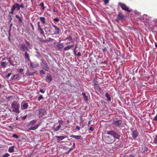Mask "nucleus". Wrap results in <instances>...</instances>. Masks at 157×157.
<instances>
[{"label": "nucleus", "mask_w": 157, "mask_h": 157, "mask_svg": "<svg viewBox=\"0 0 157 157\" xmlns=\"http://www.w3.org/2000/svg\"><path fill=\"white\" fill-rule=\"evenodd\" d=\"M36 121L37 120L36 119L31 121L26 125L27 128L30 130L34 131L36 130L38 128L40 125V124L35 125Z\"/></svg>", "instance_id": "f257e3e1"}, {"label": "nucleus", "mask_w": 157, "mask_h": 157, "mask_svg": "<svg viewBox=\"0 0 157 157\" xmlns=\"http://www.w3.org/2000/svg\"><path fill=\"white\" fill-rule=\"evenodd\" d=\"M107 134L112 136L114 138V139H116L119 140L120 137V135L114 130H110L108 131L107 132Z\"/></svg>", "instance_id": "f03ea898"}, {"label": "nucleus", "mask_w": 157, "mask_h": 157, "mask_svg": "<svg viewBox=\"0 0 157 157\" xmlns=\"http://www.w3.org/2000/svg\"><path fill=\"white\" fill-rule=\"evenodd\" d=\"M11 105L13 108V111L15 112L16 113H19V104H18L16 102H14L12 103Z\"/></svg>", "instance_id": "7ed1b4c3"}, {"label": "nucleus", "mask_w": 157, "mask_h": 157, "mask_svg": "<svg viewBox=\"0 0 157 157\" xmlns=\"http://www.w3.org/2000/svg\"><path fill=\"white\" fill-rule=\"evenodd\" d=\"M52 27L54 28L53 29L51 28V29L49 31L50 33L52 34H59L61 31V30L59 28H57L56 26L55 25H53Z\"/></svg>", "instance_id": "20e7f679"}, {"label": "nucleus", "mask_w": 157, "mask_h": 157, "mask_svg": "<svg viewBox=\"0 0 157 157\" xmlns=\"http://www.w3.org/2000/svg\"><path fill=\"white\" fill-rule=\"evenodd\" d=\"M105 142L108 144H111L113 143L115 141V140L112 136H109L105 137L104 139Z\"/></svg>", "instance_id": "39448f33"}, {"label": "nucleus", "mask_w": 157, "mask_h": 157, "mask_svg": "<svg viewBox=\"0 0 157 157\" xmlns=\"http://www.w3.org/2000/svg\"><path fill=\"white\" fill-rule=\"evenodd\" d=\"M16 10L17 11L19 10V4L17 3H14L12 6L11 9V11L10 14H14V11Z\"/></svg>", "instance_id": "423d86ee"}, {"label": "nucleus", "mask_w": 157, "mask_h": 157, "mask_svg": "<svg viewBox=\"0 0 157 157\" xmlns=\"http://www.w3.org/2000/svg\"><path fill=\"white\" fill-rule=\"evenodd\" d=\"M122 121L121 119L117 120L116 119V120H114L112 123V124L116 127L121 128L122 126Z\"/></svg>", "instance_id": "0eeeda50"}, {"label": "nucleus", "mask_w": 157, "mask_h": 157, "mask_svg": "<svg viewBox=\"0 0 157 157\" xmlns=\"http://www.w3.org/2000/svg\"><path fill=\"white\" fill-rule=\"evenodd\" d=\"M118 5L119 6L121 7L123 10L128 12H132V10L130 9L129 7L127 6L125 4L119 2L118 3Z\"/></svg>", "instance_id": "6e6552de"}, {"label": "nucleus", "mask_w": 157, "mask_h": 157, "mask_svg": "<svg viewBox=\"0 0 157 157\" xmlns=\"http://www.w3.org/2000/svg\"><path fill=\"white\" fill-rule=\"evenodd\" d=\"M40 65L42 68L44 69L45 71H48L49 70V67L47 66V63L44 59L42 60V62L40 63Z\"/></svg>", "instance_id": "1a4fd4ad"}, {"label": "nucleus", "mask_w": 157, "mask_h": 157, "mask_svg": "<svg viewBox=\"0 0 157 157\" xmlns=\"http://www.w3.org/2000/svg\"><path fill=\"white\" fill-rule=\"evenodd\" d=\"M19 47L21 51L25 52L28 50V48L26 45L24 44H20Z\"/></svg>", "instance_id": "9d476101"}, {"label": "nucleus", "mask_w": 157, "mask_h": 157, "mask_svg": "<svg viewBox=\"0 0 157 157\" xmlns=\"http://www.w3.org/2000/svg\"><path fill=\"white\" fill-rule=\"evenodd\" d=\"M30 67L32 68H37L38 67V64L36 62H32L30 61Z\"/></svg>", "instance_id": "9b49d317"}, {"label": "nucleus", "mask_w": 157, "mask_h": 157, "mask_svg": "<svg viewBox=\"0 0 157 157\" xmlns=\"http://www.w3.org/2000/svg\"><path fill=\"white\" fill-rule=\"evenodd\" d=\"M133 138L135 140L138 135V132L136 129H135L132 131L131 134Z\"/></svg>", "instance_id": "f8f14e48"}, {"label": "nucleus", "mask_w": 157, "mask_h": 157, "mask_svg": "<svg viewBox=\"0 0 157 157\" xmlns=\"http://www.w3.org/2000/svg\"><path fill=\"white\" fill-rule=\"evenodd\" d=\"M125 17V16L121 12H120L118 15L117 19L118 21H120L124 19Z\"/></svg>", "instance_id": "ddd939ff"}, {"label": "nucleus", "mask_w": 157, "mask_h": 157, "mask_svg": "<svg viewBox=\"0 0 157 157\" xmlns=\"http://www.w3.org/2000/svg\"><path fill=\"white\" fill-rule=\"evenodd\" d=\"M45 111L43 109H39V116L41 117L44 115Z\"/></svg>", "instance_id": "4468645a"}, {"label": "nucleus", "mask_w": 157, "mask_h": 157, "mask_svg": "<svg viewBox=\"0 0 157 157\" xmlns=\"http://www.w3.org/2000/svg\"><path fill=\"white\" fill-rule=\"evenodd\" d=\"M52 80V78L51 75L50 74H48L46 76V81L48 82H50Z\"/></svg>", "instance_id": "2eb2a0df"}, {"label": "nucleus", "mask_w": 157, "mask_h": 157, "mask_svg": "<svg viewBox=\"0 0 157 157\" xmlns=\"http://www.w3.org/2000/svg\"><path fill=\"white\" fill-rule=\"evenodd\" d=\"M70 137L71 138H74L77 140H82V137L80 136H75L73 135H70Z\"/></svg>", "instance_id": "dca6fc26"}, {"label": "nucleus", "mask_w": 157, "mask_h": 157, "mask_svg": "<svg viewBox=\"0 0 157 157\" xmlns=\"http://www.w3.org/2000/svg\"><path fill=\"white\" fill-rule=\"evenodd\" d=\"M64 47V45L63 43L58 44L56 45V48L58 50H60L63 48Z\"/></svg>", "instance_id": "f3484780"}, {"label": "nucleus", "mask_w": 157, "mask_h": 157, "mask_svg": "<svg viewBox=\"0 0 157 157\" xmlns=\"http://www.w3.org/2000/svg\"><path fill=\"white\" fill-rule=\"evenodd\" d=\"M74 45H71L67 46L66 47H65L63 48V50L64 51H66L69 50L71 48L73 47Z\"/></svg>", "instance_id": "a211bd4d"}, {"label": "nucleus", "mask_w": 157, "mask_h": 157, "mask_svg": "<svg viewBox=\"0 0 157 157\" xmlns=\"http://www.w3.org/2000/svg\"><path fill=\"white\" fill-rule=\"evenodd\" d=\"M56 137L57 140L61 141L66 138V137L61 136H56Z\"/></svg>", "instance_id": "6ab92c4d"}, {"label": "nucleus", "mask_w": 157, "mask_h": 157, "mask_svg": "<svg viewBox=\"0 0 157 157\" xmlns=\"http://www.w3.org/2000/svg\"><path fill=\"white\" fill-rule=\"evenodd\" d=\"M22 107L23 108V109H25L28 108V103L25 102H24L22 103Z\"/></svg>", "instance_id": "aec40b11"}, {"label": "nucleus", "mask_w": 157, "mask_h": 157, "mask_svg": "<svg viewBox=\"0 0 157 157\" xmlns=\"http://www.w3.org/2000/svg\"><path fill=\"white\" fill-rule=\"evenodd\" d=\"M24 57L25 58H26L28 60H30V59L29 55L26 52H25V53Z\"/></svg>", "instance_id": "412c9836"}, {"label": "nucleus", "mask_w": 157, "mask_h": 157, "mask_svg": "<svg viewBox=\"0 0 157 157\" xmlns=\"http://www.w3.org/2000/svg\"><path fill=\"white\" fill-rule=\"evenodd\" d=\"M40 20L43 24H45V18L44 17H40L39 18Z\"/></svg>", "instance_id": "4be33fe9"}, {"label": "nucleus", "mask_w": 157, "mask_h": 157, "mask_svg": "<svg viewBox=\"0 0 157 157\" xmlns=\"http://www.w3.org/2000/svg\"><path fill=\"white\" fill-rule=\"evenodd\" d=\"M1 65L3 68H4L7 65V63L6 62L1 61Z\"/></svg>", "instance_id": "5701e85b"}, {"label": "nucleus", "mask_w": 157, "mask_h": 157, "mask_svg": "<svg viewBox=\"0 0 157 157\" xmlns=\"http://www.w3.org/2000/svg\"><path fill=\"white\" fill-rule=\"evenodd\" d=\"M14 146H12L10 147L8 149V151L10 153H12L14 151Z\"/></svg>", "instance_id": "b1692460"}, {"label": "nucleus", "mask_w": 157, "mask_h": 157, "mask_svg": "<svg viewBox=\"0 0 157 157\" xmlns=\"http://www.w3.org/2000/svg\"><path fill=\"white\" fill-rule=\"evenodd\" d=\"M67 40L68 41H71L72 40V38L70 35H69L68 36H67V37L65 38L64 40Z\"/></svg>", "instance_id": "393cba45"}, {"label": "nucleus", "mask_w": 157, "mask_h": 157, "mask_svg": "<svg viewBox=\"0 0 157 157\" xmlns=\"http://www.w3.org/2000/svg\"><path fill=\"white\" fill-rule=\"evenodd\" d=\"M82 95L84 98L85 101H87L88 100V96H86V93H82Z\"/></svg>", "instance_id": "a878e982"}, {"label": "nucleus", "mask_w": 157, "mask_h": 157, "mask_svg": "<svg viewBox=\"0 0 157 157\" xmlns=\"http://www.w3.org/2000/svg\"><path fill=\"white\" fill-rule=\"evenodd\" d=\"M105 95L107 98V100L109 101H110L111 100V98L109 95L108 93H106L105 94Z\"/></svg>", "instance_id": "bb28decb"}, {"label": "nucleus", "mask_w": 157, "mask_h": 157, "mask_svg": "<svg viewBox=\"0 0 157 157\" xmlns=\"http://www.w3.org/2000/svg\"><path fill=\"white\" fill-rule=\"evenodd\" d=\"M38 30H39L41 34L43 35H44V32L41 27L38 29Z\"/></svg>", "instance_id": "cd10ccee"}, {"label": "nucleus", "mask_w": 157, "mask_h": 157, "mask_svg": "<svg viewBox=\"0 0 157 157\" xmlns=\"http://www.w3.org/2000/svg\"><path fill=\"white\" fill-rule=\"evenodd\" d=\"M61 127V126L60 125H58L56 128H54V131L55 132L58 131L60 129Z\"/></svg>", "instance_id": "c85d7f7f"}, {"label": "nucleus", "mask_w": 157, "mask_h": 157, "mask_svg": "<svg viewBox=\"0 0 157 157\" xmlns=\"http://www.w3.org/2000/svg\"><path fill=\"white\" fill-rule=\"evenodd\" d=\"M15 17H16L18 20L19 22H22V20L21 18L18 15H16Z\"/></svg>", "instance_id": "c756f323"}, {"label": "nucleus", "mask_w": 157, "mask_h": 157, "mask_svg": "<svg viewBox=\"0 0 157 157\" xmlns=\"http://www.w3.org/2000/svg\"><path fill=\"white\" fill-rule=\"evenodd\" d=\"M8 61L12 65L14 66V64H13V62H12L11 60V58L9 57L8 58Z\"/></svg>", "instance_id": "7c9ffc66"}, {"label": "nucleus", "mask_w": 157, "mask_h": 157, "mask_svg": "<svg viewBox=\"0 0 157 157\" xmlns=\"http://www.w3.org/2000/svg\"><path fill=\"white\" fill-rule=\"evenodd\" d=\"M12 137L15 138L16 139H18L19 138V136L16 134H13V135Z\"/></svg>", "instance_id": "2f4dec72"}, {"label": "nucleus", "mask_w": 157, "mask_h": 157, "mask_svg": "<svg viewBox=\"0 0 157 157\" xmlns=\"http://www.w3.org/2000/svg\"><path fill=\"white\" fill-rule=\"evenodd\" d=\"M19 9L20 10V8H21L22 9H24L25 6L23 4H21L20 5L19 4Z\"/></svg>", "instance_id": "473e14b6"}, {"label": "nucleus", "mask_w": 157, "mask_h": 157, "mask_svg": "<svg viewBox=\"0 0 157 157\" xmlns=\"http://www.w3.org/2000/svg\"><path fill=\"white\" fill-rule=\"evenodd\" d=\"M35 72H27V74L29 75H33L35 74Z\"/></svg>", "instance_id": "72a5a7b5"}, {"label": "nucleus", "mask_w": 157, "mask_h": 157, "mask_svg": "<svg viewBox=\"0 0 157 157\" xmlns=\"http://www.w3.org/2000/svg\"><path fill=\"white\" fill-rule=\"evenodd\" d=\"M63 121L62 120H59L58 121V123L59 124V125H61L63 124Z\"/></svg>", "instance_id": "f704fd0d"}, {"label": "nucleus", "mask_w": 157, "mask_h": 157, "mask_svg": "<svg viewBox=\"0 0 157 157\" xmlns=\"http://www.w3.org/2000/svg\"><path fill=\"white\" fill-rule=\"evenodd\" d=\"M10 156V155L8 153H6L4 155H3L2 157H8Z\"/></svg>", "instance_id": "c9c22d12"}, {"label": "nucleus", "mask_w": 157, "mask_h": 157, "mask_svg": "<svg viewBox=\"0 0 157 157\" xmlns=\"http://www.w3.org/2000/svg\"><path fill=\"white\" fill-rule=\"evenodd\" d=\"M75 143H73V147H71V148H70L69 149V151L70 152L72 150V149H73V147H75Z\"/></svg>", "instance_id": "e433bc0d"}, {"label": "nucleus", "mask_w": 157, "mask_h": 157, "mask_svg": "<svg viewBox=\"0 0 157 157\" xmlns=\"http://www.w3.org/2000/svg\"><path fill=\"white\" fill-rule=\"evenodd\" d=\"M44 98L43 96L42 95H40V97L38 98V101H39L40 100Z\"/></svg>", "instance_id": "4c0bfd02"}, {"label": "nucleus", "mask_w": 157, "mask_h": 157, "mask_svg": "<svg viewBox=\"0 0 157 157\" xmlns=\"http://www.w3.org/2000/svg\"><path fill=\"white\" fill-rule=\"evenodd\" d=\"M154 143L155 144L157 143V135L155 136V138L154 140Z\"/></svg>", "instance_id": "58836bf2"}, {"label": "nucleus", "mask_w": 157, "mask_h": 157, "mask_svg": "<svg viewBox=\"0 0 157 157\" xmlns=\"http://www.w3.org/2000/svg\"><path fill=\"white\" fill-rule=\"evenodd\" d=\"M13 78H12L13 79H16L17 78V77H18V75H14L13 76Z\"/></svg>", "instance_id": "ea45409f"}, {"label": "nucleus", "mask_w": 157, "mask_h": 157, "mask_svg": "<svg viewBox=\"0 0 157 157\" xmlns=\"http://www.w3.org/2000/svg\"><path fill=\"white\" fill-rule=\"evenodd\" d=\"M104 2L105 4H106L109 2V0H102Z\"/></svg>", "instance_id": "a19ab883"}, {"label": "nucleus", "mask_w": 157, "mask_h": 157, "mask_svg": "<svg viewBox=\"0 0 157 157\" xmlns=\"http://www.w3.org/2000/svg\"><path fill=\"white\" fill-rule=\"evenodd\" d=\"M53 20L56 22H58L59 21V19L58 18L56 17L54 18Z\"/></svg>", "instance_id": "79ce46f5"}, {"label": "nucleus", "mask_w": 157, "mask_h": 157, "mask_svg": "<svg viewBox=\"0 0 157 157\" xmlns=\"http://www.w3.org/2000/svg\"><path fill=\"white\" fill-rule=\"evenodd\" d=\"M40 74H45V72L43 70H41L40 71Z\"/></svg>", "instance_id": "37998d69"}, {"label": "nucleus", "mask_w": 157, "mask_h": 157, "mask_svg": "<svg viewBox=\"0 0 157 157\" xmlns=\"http://www.w3.org/2000/svg\"><path fill=\"white\" fill-rule=\"evenodd\" d=\"M102 50L103 52L104 53H105V52H106L107 51V49L106 47L102 49Z\"/></svg>", "instance_id": "c03bdc74"}, {"label": "nucleus", "mask_w": 157, "mask_h": 157, "mask_svg": "<svg viewBox=\"0 0 157 157\" xmlns=\"http://www.w3.org/2000/svg\"><path fill=\"white\" fill-rule=\"evenodd\" d=\"M75 56H81V53L80 52H78L77 54L76 53V55H75Z\"/></svg>", "instance_id": "a18cd8bd"}, {"label": "nucleus", "mask_w": 157, "mask_h": 157, "mask_svg": "<svg viewBox=\"0 0 157 157\" xmlns=\"http://www.w3.org/2000/svg\"><path fill=\"white\" fill-rule=\"evenodd\" d=\"M24 71V70L22 68H21L19 69L18 72L20 73Z\"/></svg>", "instance_id": "49530a36"}, {"label": "nucleus", "mask_w": 157, "mask_h": 157, "mask_svg": "<svg viewBox=\"0 0 157 157\" xmlns=\"http://www.w3.org/2000/svg\"><path fill=\"white\" fill-rule=\"evenodd\" d=\"M40 5L43 8V9H44V4L43 2H42L40 4Z\"/></svg>", "instance_id": "de8ad7c7"}, {"label": "nucleus", "mask_w": 157, "mask_h": 157, "mask_svg": "<svg viewBox=\"0 0 157 157\" xmlns=\"http://www.w3.org/2000/svg\"><path fill=\"white\" fill-rule=\"evenodd\" d=\"M94 130V128H92V127H90V128L89 129V130L91 131V132L93 131Z\"/></svg>", "instance_id": "09e8293b"}, {"label": "nucleus", "mask_w": 157, "mask_h": 157, "mask_svg": "<svg viewBox=\"0 0 157 157\" xmlns=\"http://www.w3.org/2000/svg\"><path fill=\"white\" fill-rule=\"evenodd\" d=\"M11 74L10 73H8V74L6 75V77L7 78H8L9 77H10V76Z\"/></svg>", "instance_id": "8fccbe9b"}, {"label": "nucleus", "mask_w": 157, "mask_h": 157, "mask_svg": "<svg viewBox=\"0 0 157 157\" xmlns=\"http://www.w3.org/2000/svg\"><path fill=\"white\" fill-rule=\"evenodd\" d=\"M76 48H75L73 49V50L74 52V55H76Z\"/></svg>", "instance_id": "3c124183"}, {"label": "nucleus", "mask_w": 157, "mask_h": 157, "mask_svg": "<svg viewBox=\"0 0 157 157\" xmlns=\"http://www.w3.org/2000/svg\"><path fill=\"white\" fill-rule=\"evenodd\" d=\"M154 120L155 121H157V114L154 117Z\"/></svg>", "instance_id": "603ef678"}, {"label": "nucleus", "mask_w": 157, "mask_h": 157, "mask_svg": "<svg viewBox=\"0 0 157 157\" xmlns=\"http://www.w3.org/2000/svg\"><path fill=\"white\" fill-rule=\"evenodd\" d=\"M26 45L28 46H29L30 45V43L29 42L27 41V40H26Z\"/></svg>", "instance_id": "864d4df0"}, {"label": "nucleus", "mask_w": 157, "mask_h": 157, "mask_svg": "<svg viewBox=\"0 0 157 157\" xmlns=\"http://www.w3.org/2000/svg\"><path fill=\"white\" fill-rule=\"evenodd\" d=\"M37 25H38V29L39 28H41L40 25V23L39 22L38 23Z\"/></svg>", "instance_id": "5fc2aeb1"}, {"label": "nucleus", "mask_w": 157, "mask_h": 157, "mask_svg": "<svg viewBox=\"0 0 157 157\" xmlns=\"http://www.w3.org/2000/svg\"><path fill=\"white\" fill-rule=\"evenodd\" d=\"M40 91L41 93H43V94L44 93V91L43 90H42V89H40Z\"/></svg>", "instance_id": "6e6d98bb"}, {"label": "nucleus", "mask_w": 157, "mask_h": 157, "mask_svg": "<svg viewBox=\"0 0 157 157\" xmlns=\"http://www.w3.org/2000/svg\"><path fill=\"white\" fill-rule=\"evenodd\" d=\"M76 129L77 130H80V127H79V126H77L76 127Z\"/></svg>", "instance_id": "4d7b16f0"}, {"label": "nucleus", "mask_w": 157, "mask_h": 157, "mask_svg": "<svg viewBox=\"0 0 157 157\" xmlns=\"http://www.w3.org/2000/svg\"><path fill=\"white\" fill-rule=\"evenodd\" d=\"M92 121L91 120H90V121L89 122H88V126L89 127V125L90 124L91 122Z\"/></svg>", "instance_id": "13d9d810"}, {"label": "nucleus", "mask_w": 157, "mask_h": 157, "mask_svg": "<svg viewBox=\"0 0 157 157\" xmlns=\"http://www.w3.org/2000/svg\"><path fill=\"white\" fill-rule=\"evenodd\" d=\"M12 26V24H11L10 25V29H9V35L10 34V31H11V26Z\"/></svg>", "instance_id": "bf43d9fd"}, {"label": "nucleus", "mask_w": 157, "mask_h": 157, "mask_svg": "<svg viewBox=\"0 0 157 157\" xmlns=\"http://www.w3.org/2000/svg\"><path fill=\"white\" fill-rule=\"evenodd\" d=\"M155 46L156 48H157V43L155 42Z\"/></svg>", "instance_id": "052dcab7"}, {"label": "nucleus", "mask_w": 157, "mask_h": 157, "mask_svg": "<svg viewBox=\"0 0 157 157\" xmlns=\"http://www.w3.org/2000/svg\"><path fill=\"white\" fill-rule=\"evenodd\" d=\"M6 59V58H3L2 59V61H4V60H5Z\"/></svg>", "instance_id": "680f3d73"}, {"label": "nucleus", "mask_w": 157, "mask_h": 157, "mask_svg": "<svg viewBox=\"0 0 157 157\" xmlns=\"http://www.w3.org/2000/svg\"><path fill=\"white\" fill-rule=\"evenodd\" d=\"M18 117H16V120L17 121V120H18Z\"/></svg>", "instance_id": "e2e57ef3"}, {"label": "nucleus", "mask_w": 157, "mask_h": 157, "mask_svg": "<svg viewBox=\"0 0 157 157\" xmlns=\"http://www.w3.org/2000/svg\"><path fill=\"white\" fill-rule=\"evenodd\" d=\"M70 152V151H69L68 150V151L66 153L67 154H68Z\"/></svg>", "instance_id": "0e129e2a"}, {"label": "nucleus", "mask_w": 157, "mask_h": 157, "mask_svg": "<svg viewBox=\"0 0 157 157\" xmlns=\"http://www.w3.org/2000/svg\"><path fill=\"white\" fill-rule=\"evenodd\" d=\"M71 5H73V3H72V2H71Z\"/></svg>", "instance_id": "69168bd1"}, {"label": "nucleus", "mask_w": 157, "mask_h": 157, "mask_svg": "<svg viewBox=\"0 0 157 157\" xmlns=\"http://www.w3.org/2000/svg\"><path fill=\"white\" fill-rule=\"evenodd\" d=\"M1 85L0 84V88H1Z\"/></svg>", "instance_id": "338daca9"}, {"label": "nucleus", "mask_w": 157, "mask_h": 157, "mask_svg": "<svg viewBox=\"0 0 157 157\" xmlns=\"http://www.w3.org/2000/svg\"><path fill=\"white\" fill-rule=\"evenodd\" d=\"M75 48H77V45H76Z\"/></svg>", "instance_id": "774afa93"}]
</instances>
